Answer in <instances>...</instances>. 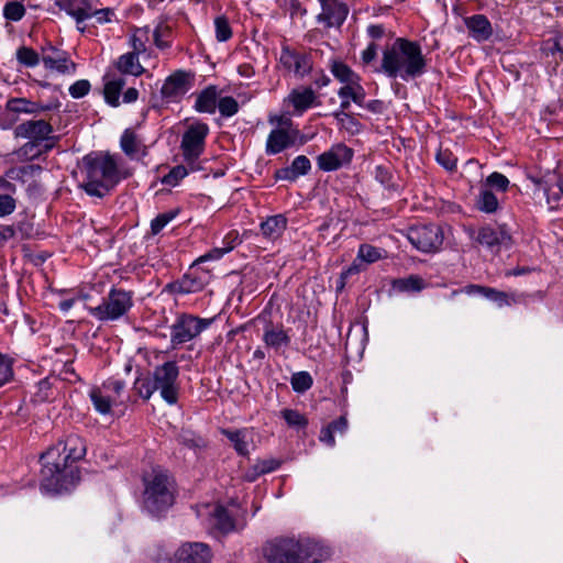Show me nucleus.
Segmentation results:
<instances>
[{
    "instance_id": "f257e3e1",
    "label": "nucleus",
    "mask_w": 563,
    "mask_h": 563,
    "mask_svg": "<svg viewBox=\"0 0 563 563\" xmlns=\"http://www.w3.org/2000/svg\"><path fill=\"white\" fill-rule=\"evenodd\" d=\"M87 452L84 439L70 433L42 454L41 488L47 493L67 492L79 482L76 465Z\"/></svg>"
},
{
    "instance_id": "f03ea898",
    "label": "nucleus",
    "mask_w": 563,
    "mask_h": 563,
    "mask_svg": "<svg viewBox=\"0 0 563 563\" xmlns=\"http://www.w3.org/2000/svg\"><path fill=\"white\" fill-rule=\"evenodd\" d=\"M86 178L81 187L95 197H103L121 180L131 176V170L118 154L100 152L84 159Z\"/></svg>"
},
{
    "instance_id": "7ed1b4c3",
    "label": "nucleus",
    "mask_w": 563,
    "mask_h": 563,
    "mask_svg": "<svg viewBox=\"0 0 563 563\" xmlns=\"http://www.w3.org/2000/svg\"><path fill=\"white\" fill-rule=\"evenodd\" d=\"M380 67L389 78L409 81L426 73L427 60L418 42L398 37L383 52Z\"/></svg>"
},
{
    "instance_id": "20e7f679",
    "label": "nucleus",
    "mask_w": 563,
    "mask_h": 563,
    "mask_svg": "<svg viewBox=\"0 0 563 563\" xmlns=\"http://www.w3.org/2000/svg\"><path fill=\"white\" fill-rule=\"evenodd\" d=\"M263 553L268 563H320L327 552L309 538L285 537L267 542Z\"/></svg>"
},
{
    "instance_id": "39448f33",
    "label": "nucleus",
    "mask_w": 563,
    "mask_h": 563,
    "mask_svg": "<svg viewBox=\"0 0 563 563\" xmlns=\"http://www.w3.org/2000/svg\"><path fill=\"white\" fill-rule=\"evenodd\" d=\"M176 485L168 472L154 467L143 475L142 506L152 516L167 511L175 501Z\"/></svg>"
},
{
    "instance_id": "423d86ee",
    "label": "nucleus",
    "mask_w": 563,
    "mask_h": 563,
    "mask_svg": "<svg viewBox=\"0 0 563 563\" xmlns=\"http://www.w3.org/2000/svg\"><path fill=\"white\" fill-rule=\"evenodd\" d=\"M133 307V292L122 288H111L102 302L89 308V312L102 322L115 321L128 314Z\"/></svg>"
},
{
    "instance_id": "0eeeda50",
    "label": "nucleus",
    "mask_w": 563,
    "mask_h": 563,
    "mask_svg": "<svg viewBox=\"0 0 563 563\" xmlns=\"http://www.w3.org/2000/svg\"><path fill=\"white\" fill-rule=\"evenodd\" d=\"M211 319H202L192 314H179L170 327V342L180 345L198 336L210 324Z\"/></svg>"
},
{
    "instance_id": "6e6552de",
    "label": "nucleus",
    "mask_w": 563,
    "mask_h": 563,
    "mask_svg": "<svg viewBox=\"0 0 563 563\" xmlns=\"http://www.w3.org/2000/svg\"><path fill=\"white\" fill-rule=\"evenodd\" d=\"M178 375L179 368L176 362H166L153 372L155 388L168 405H175L178 400Z\"/></svg>"
},
{
    "instance_id": "1a4fd4ad",
    "label": "nucleus",
    "mask_w": 563,
    "mask_h": 563,
    "mask_svg": "<svg viewBox=\"0 0 563 563\" xmlns=\"http://www.w3.org/2000/svg\"><path fill=\"white\" fill-rule=\"evenodd\" d=\"M407 239L420 252L432 253L443 243L441 229L435 224H418L408 229Z\"/></svg>"
},
{
    "instance_id": "9d476101",
    "label": "nucleus",
    "mask_w": 563,
    "mask_h": 563,
    "mask_svg": "<svg viewBox=\"0 0 563 563\" xmlns=\"http://www.w3.org/2000/svg\"><path fill=\"white\" fill-rule=\"evenodd\" d=\"M124 383L119 379H108L101 386L92 387L89 391L95 409L101 415L111 412L112 406L120 402Z\"/></svg>"
},
{
    "instance_id": "9b49d317",
    "label": "nucleus",
    "mask_w": 563,
    "mask_h": 563,
    "mask_svg": "<svg viewBox=\"0 0 563 563\" xmlns=\"http://www.w3.org/2000/svg\"><path fill=\"white\" fill-rule=\"evenodd\" d=\"M331 73L333 76L344 84L339 91L338 96H352L353 102L363 106L365 101V90L361 85V78L355 74L346 64L334 60L331 65Z\"/></svg>"
},
{
    "instance_id": "f8f14e48",
    "label": "nucleus",
    "mask_w": 563,
    "mask_h": 563,
    "mask_svg": "<svg viewBox=\"0 0 563 563\" xmlns=\"http://www.w3.org/2000/svg\"><path fill=\"white\" fill-rule=\"evenodd\" d=\"M208 133L209 128L202 122L191 124L186 130L181 139L180 148L187 163H195L202 154Z\"/></svg>"
},
{
    "instance_id": "ddd939ff",
    "label": "nucleus",
    "mask_w": 563,
    "mask_h": 563,
    "mask_svg": "<svg viewBox=\"0 0 563 563\" xmlns=\"http://www.w3.org/2000/svg\"><path fill=\"white\" fill-rule=\"evenodd\" d=\"M210 279V272L197 267V264L194 262L180 279L169 284L167 287L174 294L188 295L201 291L209 284Z\"/></svg>"
},
{
    "instance_id": "4468645a",
    "label": "nucleus",
    "mask_w": 563,
    "mask_h": 563,
    "mask_svg": "<svg viewBox=\"0 0 563 563\" xmlns=\"http://www.w3.org/2000/svg\"><path fill=\"white\" fill-rule=\"evenodd\" d=\"M194 75L186 70H176L169 75L161 88V96L166 102H179L192 87Z\"/></svg>"
},
{
    "instance_id": "2eb2a0df",
    "label": "nucleus",
    "mask_w": 563,
    "mask_h": 563,
    "mask_svg": "<svg viewBox=\"0 0 563 563\" xmlns=\"http://www.w3.org/2000/svg\"><path fill=\"white\" fill-rule=\"evenodd\" d=\"M308 140L299 130L272 129L266 140L265 152L267 155H276L289 147L303 145Z\"/></svg>"
},
{
    "instance_id": "dca6fc26",
    "label": "nucleus",
    "mask_w": 563,
    "mask_h": 563,
    "mask_svg": "<svg viewBox=\"0 0 563 563\" xmlns=\"http://www.w3.org/2000/svg\"><path fill=\"white\" fill-rule=\"evenodd\" d=\"M212 551L203 542H185L167 559L166 563H211Z\"/></svg>"
},
{
    "instance_id": "f3484780",
    "label": "nucleus",
    "mask_w": 563,
    "mask_h": 563,
    "mask_svg": "<svg viewBox=\"0 0 563 563\" xmlns=\"http://www.w3.org/2000/svg\"><path fill=\"white\" fill-rule=\"evenodd\" d=\"M198 515L205 517V525L211 532L227 534L235 529L234 520L222 506L205 505Z\"/></svg>"
},
{
    "instance_id": "a211bd4d",
    "label": "nucleus",
    "mask_w": 563,
    "mask_h": 563,
    "mask_svg": "<svg viewBox=\"0 0 563 563\" xmlns=\"http://www.w3.org/2000/svg\"><path fill=\"white\" fill-rule=\"evenodd\" d=\"M99 0H55V5L71 16L77 24V29L84 32L81 27L85 21L92 19L93 11Z\"/></svg>"
},
{
    "instance_id": "6ab92c4d",
    "label": "nucleus",
    "mask_w": 563,
    "mask_h": 563,
    "mask_svg": "<svg viewBox=\"0 0 563 563\" xmlns=\"http://www.w3.org/2000/svg\"><path fill=\"white\" fill-rule=\"evenodd\" d=\"M279 64L296 77L302 78L312 69V62L308 55L296 52L289 46H283L279 56Z\"/></svg>"
},
{
    "instance_id": "aec40b11",
    "label": "nucleus",
    "mask_w": 563,
    "mask_h": 563,
    "mask_svg": "<svg viewBox=\"0 0 563 563\" xmlns=\"http://www.w3.org/2000/svg\"><path fill=\"white\" fill-rule=\"evenodd\" d=\"M353 151L344 144H335L318 156V167L323 172L336 170L351 162Z\"/></svg>"
},
{
    "instance_id": "412c9836",
    "label": "nucleus",
    "mask_w": 563,
    "mask_h": 563,
    "mask_svg": "<svg viewBox=\"0 0 563 563\" xmlns=\"http://www.w3.org/2000/svg\"><path fill=\"white\" fill-rule=\"evenodd\" d=\"M41 60L45 68L60 74H75L76 65L66 52L48 45L43 47Z\"/></svg>"
},
{
    "instance_id": "4be33fe9",
    "label": "nucleus",
    "mask_w": 563,
    "mask_h": 563,
    "mask_svg": "<svg viewBox=\"0 0 563 563\" xmlns=\"http://www.w3.org/2000/svg\"><path fill=\"white\" fill-rule=\"evenodd\" d=\"M321 12L318 15L319 22L327 27L340 26L346 19L349 9L339 0H318Z\"/></svg>"
},
{
    "instance_id": "5701e85b",
    "label": "nucleus",
    "mask_w": 563,
    "mask_h": 563,
    "mask_svg": "<svg viewBox=\"0 0 563 563\" xmlns=\"http://www.w3.org/2000/svg\"><path fill=\"white\" fill-rule=\"evenodd\" d=\"M53 126L44 120H31L19 124L15 128V135L35 142L48 140Z\"/></svg>"
},
{
    "instance_id": "b1692460",
    "label": "nucleus",
    "mask_w": 563,
    "mask_h": 563,
    "mask_svg": "<svg viewBox=\"0 0 563 563\" xmlns=\"http://www.w3.org/2000/svg\"><path fill=\"white\" fill-rule=\"evenodd\" d=\"M317 95L310 87H300L292 89L285 98L284 102L294 108L296 114L301 115L309 108L317 103Z\"/></svg>"
},
{
    "instance_id": "393cba45",
    "label": "nucleus",
    "mask_w": 563,
    "mask_h": 563,
    "mask_svg": "<svg viewBox=\"0 0 563 563\" xmlns=\"http://www.w3.org/2000/svg\"><path fill=\"white\" fill-rule=\"evenodd\" d=\"M476 241L486 247L494 249L509 246L511 236L504 228L496 230L490 227H484L478 231Z\"/></svg>"
},
{
    "instance_id": "a878e982",
    "label": "nucleus",
    "mask_w": 563,
    "mask_h": 563,
    "mask_svg": "<svg viewBox=\"0 0 563 563\" xmlns=\"http://www.w3.org/2000/svg\"><path fill=\"white\" fill-rule=\"evenodd\" d=\"M311 169V163L305 155L295 157L291 165L280 168L276 172V178L282 180L294 181L298 177L307 175Z\"/></svg>"
},
{
    "instance_id": "bb28decb",
    "label": "nucleus",
    "mask_w": 563,
    "mask_h": 563,
    "mask_svg": "<svg viewBox=\"0 0 563 563\" xmlns=\"http://www.w3.org/2000/svg\"><path fill=\"white\" fill-rule=\"evenodd\" d=\"M465 24L471 36L477 42L487 41L493 34L492 24L484 14H475L467 18Z\"/></svg>"
},
{
    "instance_id": "cd10ccee",
    "label": "nucleus",
    "mask_w": 563,
    "mask_h": 563,
    "mask_svg": "<svg viewBox=\"0 0 563 563\" xmlns=\"http://www.w3.org/2000/svg\"><path fill=\"white\" fill-rule=\"evenodd\" d=\"M534 181L540 189L543 190L549 208L558 209L563 201V195L558 178L553 177L550 179H538Z\"/></svg>"
},
{
    "instance_id": "c85d7f7f",
    "label": "nucleus",
    "mask_w": 563,
    "mask_h": 563,
    "mask_svg": "<svg viewBox=\"0 0 563 563\" xmlns=\"http://www.w3.org/2000/svg\"><path fill=\"white\" fill-rule=\"evenodd\" d=\"M263 341L267 347L279 350L290 344V336L283 327L268 324L264 329Z\"/></svg>"
},
{
    "instance_id": "c756f323",
    "label": "nucleus",
    "mask_w": 563,
    "mask_h": 563,
    "mask_svg": "<svg viewBox=\"0 0 563 563\" xmlns=\"http://www.w3.org/2000/svg\"><path fill=\"white\" fill-rule=\"evenodd\" d=\"M219 99L218 88L216 86H208L197 95L195 101V110L201 113H214Z\"/></svg>"
},
{
    "instance_id": "7c9ffc66",
    "label": "nucleus",
    "mask_w": 563,
    "mask_h": 563,
    "mask_svg": "<svg viewBox=\"0 0 563 563\" xmlns=\"http://www.w3.org/2000/svg\"><path fill=\"white\" fill-rule=\"evenodd\" d=\"M125 86V79L123 77H104L103 96L106 102L111 107L120 106V95Z\"/></svg>"
},
{
    "instance_id": "2f4dec72",
    "label": "nucleus",
    "mask_w": 563,
    "mask_h": 563,
    "mask_svg": "<svg viewBox=\"0 0 563 563\" xmlns=\"http://www.w3.org/2000/svg\"><path fill=\"white\" fill-rule=\"evenodd\" d=\"M222 434L230 440L238 454L245 456L250 453L249 446L252 441V435L246 429H224L222 430Z\"/></svg>"
},
{
    "instance_id": "473e14b6",
    "label": "nucleus",
    "mask_w": 563,
    "mask_h": 563,
    "mask_svg": "<svg viewBox=\"0 0 563 563\" xmlns=\"http://www.w3.org/2000/svg\"><path fill=\"white\" fill-rule=\"evenodd\" d=\"M7 108L12 112L29 114H37L51 110L49 106L33 102L25 98H12L8 100Z\"/></svg>"
},
{
    "instance_id": "72a5a7b5",
    "label": "nucleus",
    "mask_w": 563,
    "mask_h": 563,
    "mask_svg": "<svg viewBox=\"0 0 563 563\" xmlns=\"http://www.w3.org/2000/svg\"><path fill=\"white\" fill-rule=\"evenodd\" d=\"M117 68L120 73L132 76H140L144 71L139 54L133 52L121 55L117 60Z\"/></svg>"
},
{
    "instance_id": "f704fd0d",
    "label": "nucleus",
    "mask_w": 563,
    "mask_h": 563,
    "mask_svg": "<svg viewBox=\"0 0 563 563\" xmlns=\"http://www.w3.org/2000/svg\"><path fill=\"white\" fill-rule=\"evenodd\" d=\"M121 150L130 158H139L143 144L134 131L126 129L120 139Z\"/></svg>"
},
{
    "instance_id": "c9c22d12",
    "label": "nucleus",
    "mask_w": 563,
    "mask_h": 563,
    "mask_svg": "<svg viewBox=\"0 0 563 563\" xmlns=\"http://www.w3.org/2000/svg\"><path fill=\"white\" fill-rule=\"evenodd\" d=\"M174 37L173 25L167 21H161L153 32L154 44L159 49H166L172 46Z\"/></svg>"
},
{
    "instance_id": "e433bc0d",
    "label": "nucleus",
    "mask_w": 563,
    "mask_h": 563,
    "mask_svg": "<svg viewBox=\"0 0 563 563\" xmlns=\"http://www.w3.org/2000/svg\"><path fill=\"white\" fill-rule=\"evenodd\" d=\"M287 227V219L283 214H277L267 218L261 224L263 234L269 239H276L285 231Z\"/></svg>"
},
{
    "instance_id": "4c0bfd02",
    "label": "nucleus",
    "mask_w": 563,
    "mask_h": 563,
    "mask_svg": "<svg viewBox=\"0 0 563 563\" xmlns=\"http://www.w3.org/2000/svg\"><path fill=\"white\" fill-rule=\"evenodd\" d=\"M393 288L401 292H419L426 288V282L418 275H410L393 282Z\"/></svg>"
},
{
    "instance_id": "58836bf2",
    "label": "nucleus",
    "mask_w": 563,
    "mask_h": 563,
    "mask_svg": "<svg viewBox=\"0 0 563 563\" xmlns=\"http://www.w3.org/2000/svg\"><path fill=\"white\" fill-rule=\"evenodd\" d=\"M475 206L482 212L494 213L499 208V201L494 192L482 188L475 199Z\"/></svg>"
},
{
    "instance_id": "ea45409f",
    "label": "nucleus",
    "mask_w": 563,
    "mask_h": 563,
    "mask_svg": "<svg viewBox=\"0 0 563 563\" xmlns=\"http://www.w3.org/2000/svg\"><path fill=\"white\" fill-rule=\"evenodd\" d=\"M385 256L386 252L384 250L367 243L360 245L356 255L357 260H360L363 264L376 263L377 261L385 258Z\"/></svg>"
},
{
    "instance_id": "a19ab883",
    "label": "nucleus",
    "mask_w": 563,
    "mask_h": 563,
    "mask_svg": "<svg viewBox=\"0 0 563 563\" xmlns=\"http://www.w3.org/2000/svg\"><path fill=\"white\" fill-rule=\"evenodd\" d=\"M279 467V462L275 459L257 461L253 466V472L246 474L249 481H255L258 476L271 473Z\"/></svg>"
},
{
    "instance_id": "79ce46f5",
    "label": "nucleus",
    "mask_w": 563,
    "mask_h": 563,
    "mask_svg": "<svg viewBox=\"0 0 563 563\" xmlns=\"http://www.w3.org/2000/svg\"><path fill=\"white\" fill-rule=\"evenodd\" d=\"M312 384L313 379L311 375L306 371L294 373L290 378V385L292 389L299 394H302L310 389Z\"/></svg>"
},
{
    "instance_id": "37998d69",
    "label": "nucleus",
    "mask_w": 563,
    "mask_h": 563,
    "mask_svg": "<svg viewBox=\"0 0 563 563\" xmlns=\"http://www.w3.org/2000/svg\"><path fill=\"white\" fill-rule=\"evenodd\" d=\"M280 416L284 418L286 423L296 429H305L308 424L307 418L295 409H283Z\"/></svg>"
},
{
    "instance_id": "c03bdc74",
    "label": "nucleus",
    "mask_w": 563,
    "mask_h": 563,
    "mask_svg": "<svg viewBox=\"0 0 563 563\" xmlns=\"http://www.w3.org/2000/svg\"><path fill=\"white\" fill-rule=\"evenodd\" d=\"M25 7L19 1H9L3 7V16L11 22H19L25 15Z\"/></svg>"
},
{
    "instance_id": "a18cd8bd",
    "label": "nucleus",
    "mask_w": 563,
    "mask_h": 563,
    "mask_svg": "<svg viewBox=\"0 0 563 563\" xmlns=\"http://www.w3.org/2000/svg\"><path fill=\"white\" fill-rule=\"evenodd\" d=\"M14 360L0 352V387L8 384L13 378Z\"/></svg>"
},
{
    "instance_id": "49530a36",
    "label": "nucleus",
    "mask_w": 563,
    "mask_h": 563,
    "mask_svg": "<svg viewBox=\"0 0 563 563\" xmlns=\"http://www.w3.org/2000/svg\"><path fill=\"white\" fill-rule=\"evenodd\" d=\"M134 389L145 400L150 399L156 391L155 383L150 376L136 378Z\"/></svg>"
},
{
    "instance_id": "de8ad7c7",
    "label": "nucleus",
    "mask_w": 563,
    "mask_h": 563,
    "mask_svg": "<svg viewBox=\"0 0 563 563\" xmlns=\"http://www.w3.org/2000/svg\"><path fill=\"white\" fill-rule=\"evenodd\" d=\"M216 38L219 42H227L232 37V29L224 15L214 19Z\"/></svg>"
},
{
    "instance_id": "09e8293b",
    "label": "nucleus",
    "mask_w": 563,
    "mask_h": 563,
    "mask_svg": "<svg viewBox=\"0 0 563 563\" xmlns=\"http://www.w3.org/2000/svg\"><path fill=\"white\" fill-rule=\"evenodd\" d=\"M148 38V29H137L131 36L132 52L136 54L144 53L146 51V41Z\"/></svg>"
},
{
    "instance_id": "8fccbe9b",
    "label": "nucleus",
    "mask_w": 563,
    "mask_h": 563,
    "mask_svg": "<svg viewBox=\"0 0 563 563\" xmlns=\"http://www.w3.org/2000/svg\"><path fill=\"white\" fill-rule=\"evenodd\" d=\"M217 108L222 117L230 118L238 113L239 103L233 97L227 96L218 99Z\"/></svg>"
},
{
    "instance_id": "3c124183",
    "label": "nucleus",
    "mask_w": 563,
    "mask_h": 563,
    "mask_svg": "<svg viewBox=\"0 0 563 563\" xmlns=\"http://www.w3.org/2000/svg\"><path fill=\"white\" fill-rule=\"evenodd\" d=\"M16 58L21 64L27 67H35L41 60L38 54L33 48L25 46L16 51Z\"/></svg>"
},
{
    "instance_id": "603ef678",
    "label": "nucleus",
    "mask_w": 563,
    "mask_h": 563,
    "mask_svg": "<svg viewBox=\"0 0 563 563\" xmlns=\"http://www.w3.org/2000/svg\"><path fill=\"white\" fill-rule=\"evenodd\" d=\"M509 179L501 173L494 172L485 180V185L495 188L497 191L505 192L509 187Z\"/></svg>"
},
{
    "instance_id": "864d4df0",
    "label": "nucleus",
    "mask_w": 563,
    "mask_h": 563,
    "mask_svg": "<svg viewBox=\"0 0 563 563\" xmlns=\"http://www.w3.org/2000/svg\"><path fill=\"white\" fill-rule=\"evenodd\" d=\"M177 216V211H168L159 213L151 221V232L153 235L158 234L172 220Z\"/></svg>"
},
{
    "instance_id": "5fc2aeb1",
    "label": "nucleus",
    "mask_w": 563,
    "mask_h": 563,
    "mask_svg": "<svg viewBox=\"0 0 563 563\" xmlns=\"http://www.w3.org/2000/svg\"><path fill=\"white\" fill-rule=\"evenodd\" d=\"M37 170H41V167L35 165L12 167L5 172V177L13 180L24 181L25 176L32 175L34 172Z\"/></svg>"
},
{
    "instance_id": "6e6d98bb",
    "label": "nucleus",
    "mask_w": 563,
    "mask_h": 563,
    "mask_svg": "<svg viewBox=\"0 0 563 563\" xmlns=\"http://www.w3.org/2000/svg\"><path fill=\"white\" fill-rule=\"evenodd\" d=\"M484 297L496 302L499 307L510 306L512 302H516L512 295H508L507 292L492 287L488 288L487 294Z\"/></svg>"
},
{
    "instance_id": "4d7b16f0",
    "label": "nucleus",
    "mask_w": 563,
    "mask_h": 563,
    "mask_svg": "<svg viewBox=\"0 0 563 563\" xmlns=\"http://www.w3.org/2000/svg\"><path fill=\"white\" fill-rule=\"evenodd\" d=\"M42 151L38 148V142L30 140L15 154L21 159H34L41 155Z\"/></svg>"
},
{
    "instance_id": "13d9d810",
    "label": "nucleus",
    "mask_w": 563,
    "mask_h": 563,
    "mask_svg": "<svg viewBox=\"0 0 563 563\" xmlns=\"http://www.w3.org/2000/svg\"><path fill=\"white\" fill-rule=\"evenodd\" d=\"M268 122L274 126V130H299L292 120L285 114H271Z\"/></svg>"
},
{
    "instance_id": "bf43d9fd",
    "label": "nucleus",
    "mask_w": 563,
    "mask_h": 563,
    "mask_svg": "<svg viewBox=\"0 0 563 563\" xmlns=\"http://www.w3.org/2000/svg\"><path fill=\"white\" fill-rule=\"evenodd\" d=\"M115 16L114 10L111 8L103 7L101 1L99 0L96 5V11H93L92 18L98 24H106L112 22Z\"/></svg>"
},
{
    "instance_id": "052dcab7",
    "label": "nucleus",
    "mask_w": 563,
    "mask_h": 563,
    "mask_svg": "<svg viewBox=\"0 0 563 563\" xmlns=\"http://www.w3.org/2000/svg\"><path fill=\"white\" fill-rule=\"evenodd\" d=\"M187 175V168L183 165H178L172 168L170 172L164 176L163 183L168 186H176Z\"/></svg>"
},
{
    "instance_id": "680f3d73",
    "label": "nucleus",
    "mask_w": 563,
    "mask_h": 563,
    "mask_svg": "<svg viewBox=\"0 0 563 563\" xmlns=\"http://www.w3.org/2000/svg\"><path fill=\"white\" fill-rule=\"evenodd\" d=\"M365 269L364 264L357 260V257L353 261V263L342 271L340 274V286L339 288L342 289L345 286L346 280L353 276L360 274L362 271Z\"/></svg>"
},
{
    "instance_id": "e2e57ef3",
    "label": "nucleus",
    "mask_w": 563,
    "mask_h": 563,
    "mask_svg": "<svg viewBox=\"0 0 563 563\" xmlns=\"http://www.w3.org/2000/svg\"><path fill=\"white\" fill-rule=\"evenodd\" d=\"M437 162L449 172L456 169L457 158L449 150H440L437 154Z\"/></svg>"
},
{
    "instance_id": "0e129e2a",
    "label": "nucleus",
    "mask_w": 563,
    "mask_h": 563,
    "mask_svg": "<svg viewBox=\"0 0 563 563\" xmlns=\"http://www.w3.org/2000/svg\"><path fill=\"white\" fill-rule=\"evenodd\" d=\"M90 82L86 79H80V80H77L76 82H74L68 91H69V95L75 98V99H79V98H82L85 97L86 95H88V92L90 91Z\"/></svg>"
},
{
    "instance_id": "69168bd1",
    "label": "nucleus",
    "mask_w": 563,
    "mask_h": 563,
    "mask_svg": "<svg viewBox=\"0 0 563 563\" xmlns=\"http://www.w3.org/2000/svg\"><path fill=\"white\" fill-rule=\"evenodd\" d=\"M16 208L15 199L10 195H0V218H4L14 212Z\"/></svg>"
},
{
    "instance_id": "338daca9",
    "label": "nucleus",
    "mask_w": 563,
    "mask_h": 563,
    "mask_svg": "<svg viewBox=\"0 0 563 563\" xmlns=\"http://www.w3.org/2000/svg\"><path fill=\"white\" fill-rule=\"evenodd\" d=\"M239 233L236 231L229 232L223 239V246H221L224 254L231 252L238 244H240Z\"/></svg>"
},
{
    "instance_id": "774afa93",
    "label": "nucleus",
    "mask_w": 563,
    "mask_h": 563,
    "mask_svg": "<svg viewBox=\"0 0 563 563\" xmlns=\"http://www.w3.org/2000/svg\"><path fill=\"white\" fill-rule=\"evenodd\" d=\"M391 173L388 170V168L384 166H376L375 168V179L379 181L383 186L389 187L391 181Z\"/></svg>"
}]
</instances>
